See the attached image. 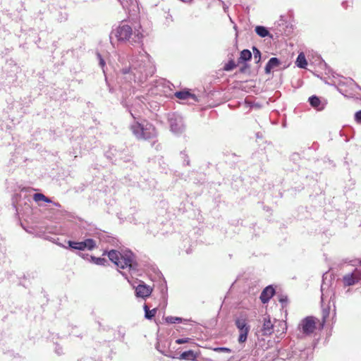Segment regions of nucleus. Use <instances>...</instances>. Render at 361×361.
I'll return each instance as SVG.
<instances>
[{
    "mask_svg": "<svg viewBox=\"0 0 361 361\" xmlns=\"http://www.w3.org/2000/svg\"><path fill=\"white\" fill-rule=\"evenodd\" d=\"M107 256L118 269H130L133 267V253L131 252L121 253L116 250H111L107 252Z\"/></svg>",
    "mask_w": 361,
    "mask_h": 361,
    "instance_id": "obj_1",
    "label": "nucleus"
},
{
    "mask_svg": "<svg viewBox=\"0 0 361 361\" xmlns=\"http://www.w3.org/2000/svg\"><path fill=\"white\" fill-rule=\"evenodd\" d=\"M235 325L239 331L238 341L243 343L247 341L250 326L247 324V317L240 316L235 319Z\"/></svg>",
    "mask_w": 361,
    "mask_h": 361,
    "instance_id": "obj_2",
    "label": "nucleus"
},
{
    "mask_svg": "<svg viewBox=\"0 0 361 361\" xmlns=\"http://www.w3.org/2000/svg\"><path fill=\"white\" fill-rule=\"evenodd\" d=\"M299 329L305 335H310L314 331L316 323L313 317H307L303 319L298 326Z\"/></svg>",
    "mask_w": 361,
    "mask_h": 361,
    "instance_id": "obj_3",
    "label": "nucleus"
},
{
    "mask_svg": "<svg viewBox=\"0 0 361 361\" xmlns=\"http://www.w3.org/2000/svg\"><path fill=\"white\" fill-rule=\"evenodd\" d=\"M133 35V30L128 25H123L118 26L116 30L115 35L119 41L129 40Z\"/></svg>",
    "mask_w": 361,
    "mask_h": 361,
    "instance_id": "obj_4",
    "label": "nucleus"
},
{
    "mask_svg": "<svg viewBox=\"0 0 361 361\" xmlns=\"http://www.w3.org/2000/svg\"><path fill=\"white\" fill-rule=\"evenodd\" d=\"M360 280L358 271L355 270L353 273L345 274L343 277V284L345 286H350L355 284Z\"/></svg>",
    "mask_w": 361,
    "mask_h": 361,
    "instance_id": "obj_5",
    "label": "nucleus"
},
{
    "mask_svg": "<svg viewBox=\"0 0 361 361\" xmlns=\"http://www.w3.org/2000/svg\"><path fill=\"white\" fill-rule=\"evenodd\" d=\"M157 135L156 128L152 124H147L142 128L140 140H149Z\"/></svg>",
    "mask_w": 361,
    "mask_h": 361,
    "instance_id": "obj_6",
    "label": "nucleus"
},
{
    "mask_svg": "<svg viewBox=\"0 0 361 361\" xmlns=\"http://www.w3.org/2000/svg\"><path fill=\"white\" fill-rule=\"evenodd\" d=\"M152 289L145 284H139L135 289L136 295L142 298L149 296Z\"/></svg>",
    "mask_w": 361,
    "mask_h": 361,
    "instance_id": "obj_7",
    "label": "nucleus"
},
{
    "mask_svg": "<svg viewBox=\"0 0 361 361\" xmlns=\"http://www.w3.org/2000/svg\"><path fill=\"white\" fill-rule=\"evenodd\" d=\"M200 355V351L195 352L192 350L183 352L180 357V360H184L188 361H195Z\"/></svg>",
    "mask_w": 361,
    "mask_h": 361,
    "instance_id": "obj_8",
    "label": "nucleus"
},
{
    "mask_svg": "<svg viewBox=\"0 0 361 361\" xmlns=\"http://www.w3.org/2000/svg\"><path fill=\"white\" fill-rule=\"evenodd\" d=\"M262 331V334L264 336H269L274 332V324L269 316L264 318Z\"/></svg>",
    "mask_w": 361,
    "mask_h": 361,
    "instance_id": "obj_9",
    "label": "nucleus"
},
{
    "mask_svg": "<svg viewBox=\"0 0 361 361\" xmlns=\"http://www.w3.org/2000/svg\"><path fill=\"white\" fill-rule=\"evenodd\" d=\"M275 290L271 286L266 287L260 295V300L262 303H267L274 295Z\"/></svg>",
    "mask_w": 361,
    "mask_h": 361,
    "instance_id": "obj_10",
    "label": "nucleus"
},
{
    "mask_svg": "<svg viewBox=\"0 0 361 361\" xmlns=\"http://www.w3.org/2000/svg\"><path fill=\"white\" fill-rule=\"evenodd\" d=\"M175 96L179 99H187L188 98H191L195 102H197V97L195 94L190 93L188 90L176 92L175 93Z\"/></svg>",
    "mask_w": 361,
    "mask_h": 361,
    "instance_id": "obj_11",
    "label": "nucleus"
},
{
    "mask_svg": "<svg viewBox=\"0 0 361 361\" xmlns=\"http://www.w3.org/2000/svg\"><path fill=\"white\" fill-rule=\"evenodd\" d=\"M280 65V61L277 58H271L265 66V72L269 73L272 69L278 67Z\"/></svg>",
    "mask_w": 361,
    "mask_h": 361,
    "instance_id": "obj_12",
    "label": "nucleus"
},
{
    "mask_svg": "<svg viewBox=\"0 0 361 361\" xmlns=\"http://www.w3.org/2000/svg\"><path fill=\"white\" fill-rule=\"evenodd\" d=\"M143 125L139 122H136L130 126V130L134 135L139 140H140L141 133L142 132Z\"/></svg>",
    "mask_w": 361,
    "mask_h": 361,
    "instance_id": "obj_13",
    "label": "nucleus"
},
{
    "mask_svg": "<svg viewBox=\"0 0 361 361\" xmlns=\"http://www.w3.org/2000/svg\"><path fill=\"white\" fill-rule=\"evenodd\" d=\"M251 52L248 49H244L240 52V55L238 59V63L249 61L251 59Z\"/></svg>",
    "mask_w": 361,
    "mask_h": 361,
    "instance_id": "obj_14",
    "label": "nucleus"
},
{
    "mask_svg": "<svg viewBox=\"0 0 361 361\" xmlns=\"http://www.w3.org/2000/svg\"><path fill=\"white\" fill-rule=\"evenodd\" d=\"M68 244L69 247H71L73 249L78 250H85L83 241L75 242V241L69 240L68 242Z\"/></svg>",
    "mask_w": 361,
    "mask_h": 361,
    "instance_id": "obj_15",
    "label": "nucleus"
},
{
    "mask_svg": "<svg viewBox=\"0 0 361 361\" xmlns=\"http://www.w3.org/2000/svg\"><path fill=\"white\" fill-rule=\"evenodd\" d=\"M144 310H145V316L148 319H152L155 316V314H156V313L157 312V308H154L152 310H149L147 305H144Z\"/></svg>",
    "mask_w": 361,
    "mask_h": 361,
    "instance_id": "obj_16",
    "label": "nucleus"
},
{
    "mask_svg": "<svg viewBox=\"0 0 361 361\" xmlns=\"http://www.w3.org/2000/svg\"><path fill=\"white\" fill-rule=\"evenodd\" d=\"M33 200L35 202H38L39 201H43V202H51V200L48 198L47 197H46L44 194L42 193H35L33 195Z\"/></svg>",
    "mask_w": 361,
    "mask_h": 361,
    "instance_id": "obj_17",
    "label": "nucleus"
},
{
    "mask_svg": "<svg viewBox=\"0 0 361 361\" xmlns=\"http://www.w3.org/2000/svg\"><path fill=\"white\" fill-rule=\"evenodd\" d=\"M297 66L300 68H305L307 64L305 56L303 54H300L296 60Z\"/></svg>",
    "mask_w": 361,
    "mask_h": 361,
    "instance_id": "obj_18",
    "label": "nucleus"
},
{
    "mask_svg": "<svg viewBox=\"0 0 361 361\" xmlns=\"http://www.w3.org/2000/svg\"><path fill=\"white\" fill-rule=\"evenodd\" d=\"M83 243L85 249L92 250L96 247V242L92 238L86 239Z\"/></svg>",
    "mask_w": 361,
    "mask_h": 361,
    "instance_id": "obj_19",
    "label": "nucleus"
},
{
    "mask_svg": "<svg viewBox=\"0 0 361 361\" xmlns=\"http://www.w3.org/2000/svg\"><path fill=\"white\" fill-rule=\"evenodd\" d=\"M255 32L259 36L262 37H264L269 35V31L266 27L263 26H257L255 27Z\"/></svg>",
    "mask_w": 361,
    "mask_h": 361,
    "instance_id": "obj_20",
    "label": "nucleus"
},
{
    "mask_svg": "<svg viewBox=\"0 0 361 361\" xmlns=\"http://www.w3.org/2000/svg\"><path fill=\"white\" fill-rule=\"evenodd\" d=\"M327 104L326 99L317 97V111H322Z\"/></svg>",
    "mask_w": 361,
    "mask_h": 361,
    "instance_id": "obj_21",
    "label": "nucleus"
},
{
    "mask_svg": "<svg viewBox=\"0 0 361 361\" xmlns=\"http://www.w3.org/2000/svg\"><path fill=\"white\" fill-rule=\"evenodd\" d=\"M165 320L167 323L169 324L180 323L182 322V319L177 317H166Z\"/></svg>",
    "mask_w": 361,
    "mask_h": 361,
    "instance_id": "obj_22",
    "label": "nucleus"
},
{
    "mask_svg": "<svg viewBox=\"0 0 361 361\" xmlns=\"http://www.w3.org/2000/svg\"><path fill=\"white\" fill-rule=\"evenodd\" d=\"M329 307H324L322 309V323L321 324L322 326H324L326 319L329 317Z\"/></svg>",
    "mask_w": 361,
    "mask_h": 361,
    "instance_id": "obj_23",
    "label": "nucleus"
},
{
    "mask_svg": "<svg viewBox=\"0 0 361 361\" xmlns=\"http://www.w3.org/2000/svg\"><path fill=\"white\" fill-rule=\"evenodd\" d=\"M143 38V35L139 31L137 30L134 32V37H133V42H141Z\"/></svg>",
    "mask_w": 361,
    "mask_h": 361,
    "instance_id": "obj_24",
    "label": "nucleus"
},
{
    "mask_svg": "<svg viewBox=\"0 0 361 361\" xmlns=\"http://www.w3.org/2000/svg\"><path fill=\"white\" fill-rule=\"evenodd\" d=\"M237 66V64L233 60L229 61L224 66V70L226 71H231Z\"/></svg>",
    "mask_w": 361,
    "mask_h": 361,
    "instance_id": "obj_25",
    "label": "nucleus"
},
{
    "mask_svg": "<svg viewBox=\"0 0 361 361\" xmlns=\"http://www.w3.org/2000/svg\"><path fill=\"white\" fill-rule=\"evenodd\" d=\"M92 260L97 264H100V265H103L105 264L106 262V259L104 258H101V257H92Z\"/></svg>",
    "mask_w": 361,
    "mask_h": 361,
    "instance_id": "obj_26",
    "label": "nucleus"
},
{
    "mask_svg": "<svg viewBox=\"0 0 361 361\" xmlns=\"http://www.w3.org/2000/svg\"><path fill=\"white\" fill-rule=\"evenodd\" d=\"M252 50L255 59H257V62H259L261 59V53L259 50L255 47H253Z\"/></svg>",
    "mask_w": 361,
    "mask_h": 361,
    "instance_id": "obj_27",
    "label": "nucleus"
},
{
    "mask_svg": "<svg viewBox=\"0 0 361 361\" xmlns=\"http://www.w3.org/2000/svg\"><path fill=\"white\" fill-rule=\"evenodd\" d=\"M213 350L215 351V352H217V353H230L231 352L230 348H224V347L214 348H213Z\"/></svg>",
    "mask_w": 361,
    "mask_h": 361,
    "instance_id": "obj_28",
    "label": "nucleus"
},
{
    "mask_svg": "<svg viewBox=\"0 0 361 361\" xmlns=\"http://www.w3.org/2000/svg\"><path fill=\"white\" fill-rule=\"evenodd\" d=\"M192 341L190 338H178L176 340V343L177 344H183L186 343H190Z\"/></svg>",
    "mask_w": 361,
    "mask_h": 361,
    "instance_id": "obj_29",
    "label": "nucleus"
},
{
    "mask_svg": "<svg viewBox=\"0 0 361 361\" xmlns=\"http://www.w3.org/2000/svg\"><path fill=\"white\" fill-rule=\"evenodd\" d=\"M310 100V104L313 106V107H316V96L315 95H313L312 97H310L309 99Z\"/></svg>",
    "mask_w": 361,
    "mask_h": 361,
    "instance_id": "obj_30",
    "label": "nucleus"
},
{
    "mask_svg": "<svg viewBox=\"0 0 361 361\" xmlns=\"http://www.w3.org/2000/svg\"><path fill=\"white\" fill-rule=\"evenodd\" d=\"M355 120L358 122V123H361V111H357L356 114H355Z\"/></svg>",
    "mask_w": 361,
    "mask_h": 361,
    "instance_id": "obj_31",
    "label": "nucleus"
},
{
    "mask_svg": "<svg viewBox=\"0 0 361 361\" xmlns=\"http://www.w3.org/2000/svg\"><path fill=\"white\" fill-rule=\"evenodd\" d=\"M317 65H319L321 68L322 67H326V64L325 63L324 61H323L322 59H319L317 58Z\"/></svg>",
    "mask_w": 361,
    "mask_h": 361,
    "instance_id": "obj_32",
    "label": "nucleus"
},
{
    "mask_svg": "<svg viewBox=\"0 0 361 361\" xmlns=\"http://www.w3.org/2000/svg\"><path fill=\"white\" fill-rule=\"evenodd\" d=\"M287 301H288L287 297L281 298L279 299V302L281 303L287 302Z\"/></svg>",
    "mask_w": 361,
    "mask_h": 361,
    "instance_id": "obj_33",
    "label": "nucleus"
},
{
    "mask_svg": "<svg viewBox=\"0 0 361 361\" xmlns=\"http://www.w3.org/2000/svg\"><path fill=\"white\" fill-rule=\"evenodd\" d=\"M279 324H280L281 326H283V331H282V333H281V334H284V331H283L284 327H283V326H285V324H283V322H279Z\"/></svg>",
    "mask_w": 361,
    "mask_h": 361,
    "instance_id": "obj_34",
    "label": "nucleus"
},
{
    "mask_svg": "<svg viewBox=\"0 0 361 361\" xmlns=\"http://www.w3.org/2000/svg\"><path fill=\"white\" fill-rule=\"evenodd\" d=\"M100 63H101L102 66H104V60H103V59H101V60H100Z\"/></svg>",
    "mask_w": 361,
    "mask_h": 361,
    "instance_id": "obj_35",
    "label": "nucleus"
}]
</instances>
